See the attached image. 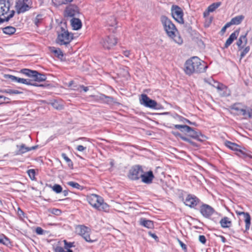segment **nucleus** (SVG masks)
Segmentation results:
<instances>
[{"instance_id": "58", "label": "nucleus", "mask_w": 252, "mask_h": 252, "mask_svg": "<svg viewBox=\"0 0 252 252\" xmlns=\"http://www.w3.org/2000/svg\"><path fill=\"white\" fill-rule=\"evenodd\" d=\"M179 243L180 244V246L181 247H182V248L186 251L187 250V247H186V245L183 243L180 240H179Z\"/></svg>"}, {"instance_id": "61", "label": "nucleus", "mask_w": 252, "mask_h": 252, "mask_svg": "<svg viewBox=\"0 0 252 252\" xmlns=\"http://www.w3.org/2000/svg\"><path fill=\"white\" fill-rule=\"evenodd\" d=\"M247 111L249 114V118H252V109H248Z\"/></svg>"}, {"instance_id": "30", "label": "nucleus", "mask_w": 252, "mask_h": 252, "mask_svg": "<svg viewBox=\"0 0 252 252\" xmlns=\"http://www.w3.org/2000/svg\"><path fill=\"white\" fill-rule=\"evenodd\" d=\"M104 100H103V103H105L108 104H114L117 103L116 100L112 97L107 96L105 95Z\"/></svg>"}, {"instance_id": "4", "label": "nucleus", "mask_w": 252, "mask_h": 252, "mask_svg": "<svg viewBox=\"0 0 252 252\" xmlns=\"http://www.w3.org/2000/svg\"><path fill=\"white\" fill-rule=\"evenodd\" d=\"M10 7L9 0H0V15L5 16L6 21L12 18L15 14V11L10 10Z\"/></svg>"}, {"instance_id": "11", "label": "nucleus", "mask_w": 252, "mask_h": 252, "mask_svg": "<svg viewBox=\"0 0 252 252\" xmlns=\"http://www.w3.org/2000/svg\"><path fill=\"white\" fill-rule=\"evenodd\" d=\"M140 103L141 104L151 108H156L158 104L155 100L150 99L146 94L141 95Z\"/></svg>"}, {"instance_id": "33", "label": "nucleus", "mask_w": 252, "mask_h": 252, "mask_svg": "<svg viewBox=\"0 0 252 252\" xmlns=\"http://www.w3.org/2000/svg\"><path fill=\"white\" fill-rule=\"evenodd\" d=\"M173 126L178 129L180 130L182 132H185L187 129H189L190 126L187 125H174Z\"/></svg>"}, {"instance_id": "57", "label": "nucleus", "mask_w": 252, "mask_h": 252, "mask_svg": "<svg viewBox=\"0 0 252 252\" xmlns=\"http://www.w3.org/2000/svg\"><path fill=\"white\" fill-rule=\"evenodd\" d=\"M56 252H65V251L63 250L62 247H57L55 249Z\"/></svg>"}, {"instance_id": "36", "label": "nucleus", "mask_w": 252, "mask_h": 252, "mask_svg": "<svg viewBox=\"0 0 252 252\" xmlns=\"http://www.w3.org/2000/svg\"><path fill=\"white\" fill-rule=\"evenodd\" d=\"M100 204V205H98V207L96 208V209L104 211H106L108 209V205L106 203H104L103 200L101 201Z\"/></svg>"}, {"instance_id": "41", "label": "nucleus", "mask_w": 252, "mask_h": 252, "mask_svg": "<svg viewBox=\"0 0 252 252\" xmlns=\"http://www.w3.org/2000/svg\"><path fill=\"white\" fill-rule=\"evenodd\" d=\"M18 83L26 85L32 84V80L21 78L18 79Z\"/></svg>"}, {"instance_id": "10", "label": "nucleus", "mask_w": 252, "mask_h": 252, "mask_svg": "<svg viewBox=\"0 0 252 252\" xmlns=\"http://www.w3.org/2000/svg\"><path fill=\"white\" fill-rule=\"evenodd\" d=\"M205 82L208 83L209 84H212V82H213L214 84H212V86L217 89L220 91H224L223 93H220L221 95L223 96H228L230 94V92L227 90V87L221 84H220L219 82L215 81L212 78L208 79V80L205 79Z\"/></svg>"}, {"instance_id": "38", "label": "nucleus", "mask_w": 252, "mask_h": 252, "mask_svg": "<svg viewBox=\"0 0 252 252\" xmlns=\"http://www.w3.org/2000/svg\"><path fill=\"white\" fill-rule=\"evenodd\" d=\"M67 184L68 186H71L74 188L80 190H82L83 189L82 186L80 185L78 183L74 182H72V181L68 182Z\"/></svg>"}, {"instance_id": "47", "label": "nucleus", "mask_w": 252, "mask_h": 252, "mask_svg": "<svg viewBox=\"0 0 252 252\" xmlns=\"http://www.w3.org/2000/svg\"><path fill=\"white\" fill-rule=\"evenodd\" d=\"M105 94H100L99 95L94 96L95 99L96 100H100L102 102H103V100H104V97Z\"/></svg>"}, {"instance_id": "54", "label": "nucleus", "mask_w": 252, "mask_h": 252, "mask_svg": "<svg viewBox=\"0 0 252 252\" xmlns=\"http://www.w3.org/2000/svg\"><path fill=\"white\" fill-rule=\"evenodd\" d=\"M230 26V25H229V24L228 23H227L221 29V32L223 33L224 32H225L227 28H228V27H229Z\"/></svg>"}, {"instance_id": "29", "label": "nucleus", "mask_w": 252, "mask_h": 252, "mask_svg": "<svg viewBox=\"0 0 252 252\" xmlns=\"http://www.w3.org/2000/svg\"><path fill=\"white\" fill-rule=\"evenodd\" d=\"M2 31L5 34L11 35L15 33L16 32V29L12 26H8L2 28Z\"/></svg>"}, {"instance_id": "7", "label": "nucleus", "mask_w": 252, "mask_h": 252, "mask_svg": "<svg viewBox=\"0 0 252 252\" xmlns=\"http://www.w3.org/2000/svg\"><path fill=\"white\" fill-rule=\"evenodd\" d=\"M31 1L30 0H18L16 2L15 8L17 13H24L29 10L31 6Z\"/></svg>"}, {"instance_id": "26", "label": "nucleus", "mask_w": 252, "mask_h": 252, "mask_svg": "<svg viewBox=\"0 0 252 252\" xmlns=\"http://www.w3.org/2000/svg\"><path fill=\"white\" fill-rule=\"evenodd\" d=\"M244 18L245 17L242 15L237 16L232 18L230 21L228 22V23L230 26L233 25H239L244 19Z\"/></svg>"}, {"instance_id": "5", "label": "nucleus", "mask_w": 252, "mask_h": 252, "mask_svg": "<svg viewBox=\"0 0 252 252\" xmlns=\"http://www.w3.org/2000/svg\"><path fill=\"white\" fill-rule=\"evenodd\" d=\"M73 39V35L63 27L61 28L60 32H58L57 43L61 45H67Z\"/></svg>"}, {"instance_id": "62", "label": "nucleus", "mask_w": 252, "mask_h": 252, "mask_svg": "<svg viewBox=\"0 0 252 252\" xmlns=\"http://www.w3.org/2000/svg\"><path fill=\"white\" fill-rule=\"evenodd\" d=\"M149 235L152 237H153V238H154L155 240H156L158 238V237H157V236L154 234V233H152L151 232H149Z\"/></svg>"}, {"instance_id": "52", "label": "nucleus", "mask_w": 252, "mask_h": 252, "mask_svg": "<svg viewBox=\"0 0 252 252\" xmlns=\"http://www.w3.org/2000/svg\"><path fill=\"white\" fill-rule=\"evenodd\" d=\"M199 240L201 243H202L203 244H205V243L206 242V238H205V236H204V235H199Z\"/></svg>"}, {"instance_id": "37", "label": "nucleus", "mask_w": 252, "mask_h": 252, "mask_svg": "<svg viewBox=\"0 0 252 252\" xmlns=\"http://www.w3.org/2000/svg\"><path fill=\"white\" fill-rule=\"evenodd\" d=\"M51 51L59 58H62L63 57V53L60 49H56L54 47L52 48Z\"/></svg>"}, {"instance_id": "20", "label": "nucleus", "mask_w": 252, "mask_h": 252, "mask_svg": "<svg viewBox=\"0 0 252 252\" xmlns=\"http://www.w3.org/2000/svg\"><path fill=\"white\" fill-rule=\"evenodd\" d=\"M225 145L232 150L238 151L242 154H244L243 151L240 149V146L235 143H233L229 141H226L225 142Z\"/></svg>"}, {"instance_id": "19", "label": "nucleus", "mask_w": 252, "mask_h": 252, "mask_svg": "<svg viewBox=\"0 0 252 252\" xmlns=\"http://www.w3.org/2000/svg\"><path fill=\"white\" fill-rule=\"evenodd\" d=\"M239 33V30H236L232 33L228 38L226 40L224 44V48H228L233 42L235 39H236Z\"/></svg>"}, {"instance_id": "16", "label": "nucleus", "mask_w": 252, "mask_h": 252, "mask_svg": "<svg viewBox=\"0 0 252 252\" xmlns=\"http://www.w3.org/2000/svg\"><path fill=\"white\" fill-rule=\"evenodd\" d=\"M236 214L238 215H243L245 218V231H247L249 229L250 225H251V216L249 213L244 212V211H242L241 210H238L237 209L235 210Z\"/></svg>"}, {"instance_id": "8", "label": "nucleus", "mask_w": 252, "mask_h": 252, "mask_svg": "<svg viewBox=\"0 0 252 252\" xmlns=\"http://www.w3.org/2000/svg\"><path fill=\"white\" fill-rule=\"evenodd\" d=\"M143 173V170L142 166L136 165L129 170L128 177L132 180H137L141 178Z\"/></svg>"}, {"instance_id": "46", "label": "nucleus", "mask_w": 252, "mask_h": 252, "mask_svg": "<svg viewBox=\"0 0 252 252\" xmlns=\"http://www.w3.org/2000/svg\"><path fill=\"white\" fill-rule=\"evenodd\" d=\"M22 92H20L16 90H12L10 89H7V94H22Z\"/></svg>"}, {"instance_id": "49", "label": "nucleus", "mask_w": 252, "mask_h": 252, "mask_svg": "<svg viewBox=\"0 0 252 252\" xmlns=\"http://www.w3.org/2000/svg\"><path fill=\"white\" fill-rule=\"evenodd\" d=\"M63 0H52L53 3L56 6L63 4Z\"/></svg>"}, {"instance_id": "48", "label": "nucleus", "mask_w": 252, "mask_h": 252, "mask_svg": "<svg viewBox=\"0 0 252 252\" xmlns=\"http://www.w3.org/2000/svg\"><path fill=\"white\" fill-rule=\"evenodd\" d=\"M180 137L183 140L186 141L187 142H189L192 145H194V143L193 142H192L190 139H189L187 137H186L184 136H180Z\"/></svg>"}, {"instance_id": "44", "label": "nucleus", "mask_w": 252, "mask_h": 252, "mask_svg": "<svg viewBox=\"0 0 252 252\" xmlns=\"http://www.w3.org/2000/svg\"><path fill=\"white\" fill-rule=\"evenodd\" d=\"M27 173L32 180L35 178V170L34 169H30L27 171Z\"/></svg>"}, {"instance_id": "45", "label": "nucleus", "mask_w": 252, "mask_h": 252, "mask_svg": "<svg viewBox=\"0 0 252 252\" xmlns=\"http://www.w3.org/2000/svg\"><path fill=\"white\" fill-rule=\"evenodd\" d=\"M239 115H243L246 119L249 118V114L248 111L246 109H240V112L239 113Z\"/></svg>"}, {"instance_id": "9", "label": "nucleus", "mask_w": 252, "mask_h": 252, "mask_svg": "<svg viewBox=\"0 0 252 252\" xmlns=\"http://www.w3.org/2000/svg\"><path fill=\"white\" fill-rule=\"evenodd\" d=\"M100 43L104 49L109 50L116 45L117 39L112 35L107 36L101 40Z\"/></svg>"}, {"instance_id": "3", "label": "nucleus", "mask_w": 252, "mask_h": 252, "mask_svg": "<svg viewBox=\"0 0 252 252\" xmlns=\"http://www.w3.org/2000/svg\"><path fill=\"white\" fill-rule=\"evenodd\" d=\"M75 231L78 234L81 236L88 242L93 243L97 240L95 237L91 236V229L84 225H77L75 227Z\"/></svg>"}, {"instance_id": "53", "label": "nucleus", "mask_w": 252, "mask_h": 252, "mask_svg": "<svg viewBox=\"0 0 252 252\" xmlns=\"http://www.w3.org/2000/svg\"><path fill=\"white\" fill-rule=\"evenodd\" d=\"M65 248L67 249L68 248H71L73 246V244L72 243H68L66 240L64 241Z\"/></svg>"}, {"instance_id": "1", "label": "nucleus", "mask_w": 252, "mask_h": 252, "mask_svg": "<svg viewBox=\"0 0 252 252\" xmlns=\"http://www.w3.org/2000/svg\"><path fill=\"white\" fill-rule=\"evenodd\" d=\"M207 66L204 62L201 61L197 57H193L188 60L185 63L184 71L187 74L204 72Z\"/></svg>"}, {"instance_id": "43", "label": "nucleus", "mask_w": 252, "mask_h": 252, "mask_svg": "<svg viewBox=\"0 0 252 252\" xmlns=\"http://www.w3.org/2000/svg\"><path fill=\"white\" fill-rule=\"evenodd\" d=\"M250 46L246 47L242 51L240 54V59H242L250 51Z\"/></svg>"}, {"instance_id": "17", "label": "nucleus", "mask_w": 252, "mask_h": 252, "mask_svg": "<svg viewBox=\"0 0 252 252\" xmlns=\"http://www.w3.org/2000/svg\"><path fill=\"white\" fill-rule=\"evenodd\" d=\"M154 175L152 171H149L147 172H144L142 174L141 178L142 181L146 184H150L154 178Z\"/></svg>"}, {"instance_id": "56", "label": "nucleus", "mask_w": 252, "mask_h": 252, "mask_svg": "<svg viewBox=\"0 0 252 252\" xmlns=\"http://www.w3.org/2000/svg\"><path fill=\"white\" fill-rule=\"evenodd\" d=\"M76 149L78 151H80V152H83V151H84L86 149V147H84L82 145H78L77 148H76Z\"/></svg>"}, {"instance_id": "24", "label": "nucleus", "mask_w": 252, "mask_h": 252, "mask_svg": "<svg viewBox=\"0 0 252 252\" xmlns=\"http://www.w3.org/2000/svg\"><path fill=\"white\" fill-rule=\"evenodd\" d=\"M71 25L75 30L80 29L82 27V22L78 18L74 17L70 20Z\"/></svg>"}, {"instance_id": "63", "label": "nucleus", "mask_w": 252, "mask_h": 252, "mask_svg": "<svg viewBox=\"0 0 252 252\" xmlns=\"http://www.w3.org/2000/svg\"><path fill=\"white\" fill-rule=\"evenodd\" d=\"M80 88H82L85 92H87L89 90L87 87H85L83 85L80 86Z\"/></svg>"}, {"instance_id": "22", "label": "nucleus", "mask_w": 252, "mask_h": 252, "mask_svg": "<svg viewBox=\"0 0 252 252\" xmlns=\"http://www.w3.org/2000/svg\"><path fill=\"white\" fill-rule=\"evenodd\" d=\"M220 223L221 227L223 228H227L231 227L232 225V222L230 219L227 217H224L220 221Z\"/></svg>"}, {"instance_id": "28", "label": "nucleus", "mask_w": 252, "mask_h": 252, "mask_svg": "<svg viewBox=\"0 0 252 252\" xmlns=\"http://www.w3.org/2000/svg\"><path fill=\"white\" fill-rule=\"evenodd\" d=\"M247 33H245L244 35H241L238 41L236 42V44L238 46L239 49L241 50L243 47L242 46V45L243 43H244L245 45H246L247 43Z\"/></svg>"}, {"instance_id": "34", "label": "nucleus", "mask_w": 252, "mask_h": 252, "mask_svg": "<svg viewBox=\"0 0 252 252\" xmlns=\"http://www.w3.org/2000/svg\"><path fill=\"white\" fill-rule=\"evenodd\" d=\"M221 5L220 2L213 3L208 7L209 12H213Z\"/></svg>"}, {"instance_id": "6", "label": "nucleus", "mask_w": 252, "mask_h": 252, "mask_svg": "<svg viewBox=\"0 0 252 252\" xmlns=\"http://www.w3.org/2000/svg\"><path fill=\"white\" fill-rule=\"evenodd\" d=\"M171 13L173 18L179 24H184V13L181 7L177 5H173L171 8Z\"/></svg>"}, {"instance_id": "55", "label": "nucleus", "mask_w": 252, "mask_h": 252, "mask_svg": "<svg viewBox=\"0 0 252 252\" xmlns=\"http://www.w3.org/2000/svg\"><path fill=\"white\" fill-rule=\"evenodd\" d=\"M232 109L236 111L237 112L238 114H239V113L240 112V109H242V108H239V107L237 105H236V104L232 106Z\"/></svg>"}, {"instance_id": "60", "label": "nucleus", "mask_w": 252, "mask_h": 252, "mask_svg": "<svg viewBox=\"0 0 252 252\" xmlns=\"http://www.w3.org/2000/svg\"><path fill=\"white\" fill-rule=\"evenodd\" d=\"M6 78L10 79L12 82H14V78H15V76L12 75H6Z\"/></svg>"}, {"instance_id": "39", "label": "nucleus", "mask_w": 252, "mask_h": 252, "mask_svg": "<svg viewBox=\"0 0 252 252\" xmlns=\"http://www.w3.org/2000/svg\"><path fill=\"white\" fill-rule=\"evenodd\" d=\"M175 118L179 122H182L183 123H188L189 124H192V123L189 121V120L184 118L182 116H179L178 115H176L175 117Z\"/></svg>"}, {"instance_id": "64", "label": "nucleus", "mask_w": 252, "mask_h": 252, "mask_svg": "<svg viewBox=\"0 0 252 252\" xmlns=\"http://www.w3.org/2000/svg\"><path fill=\"white\" fill-rule=\"evenodd\" d=\"M124 55L127 57H128L130 54V52L129 51H125L124 52Z\"/></svg>"}, {"instance_id": "2", "label": "nucleus", "mask_w": 252, "mask_h": 252, "mask_svg": "<svg viewBox=\"0 0 252 252\" xmlns=\"http://www.w3.org/2000/svg\"><path fill=\"white\" fill-rule=\"evenodd\" d=\"M160 19L167 35L173 39L176 43L179 45L182 44L183 42V39L179 35H177L178 30L172 22L164 15H162Z\"/></svg>"}, {"instance_id": "50", "label": "nucleus", "mask_w": 252, "mask_h": 252, "mask_svg": "<svg viewBox=\"0 0 252 252\" xmlns=\"http://www.w3.org/2000/svg\"><path fill=\"white\" fill-rule=\"evenodd\" d=\"M9 98L8 97H5L3 95H0V104L4 103V102L6 100H9Z\"/></svg>"}, {"instance_id": "14", "label": "nucleus", "mask_w": 252, "mask_h": 252, "mask_svg": "<svg viewBox=\"0 0 252 252\" xmlns=\"http://www.w3.org/2000/svg\"><path fill=\"white\" fill-rule=\"evenodd\" d=\"M87 200L92 206L96 209L98 205L100 204V202L103 201V198L98 195L92 194L88 196Z\"/></svg>"}, {"instance_id": "21", "label": "nucleus", "mask_w": 252, "mask_h": 252, "mask_svg": "<svg viewBox=\"0 0 252 252\" xmlns=\"http://www.w3.org/2000/svg\"><path fill=\"white\" fill-rule=\"evenodd\" d=\"M185 132L188 134V135L190 137L197 139L198 140H201L199 138L200 136L203 137V135H201L199 132L195 131L192 127H190L189 129H187Z\"/></svg>"}, {"instance_id": "15", "label": "nucleus", "mask_w": 252, "mask_h": 252, "mask_svg": "<svg viewBox=\"0 0 252 252\" xmlns=\"http://www.w3.org/2000/svg\"><path fill=\"white\" fill-rule=\"evenodd\" d=\"M201 214L205 218L210 217L214 212V209L207 204H203L200 209Z\"/></svg>"}, {"instance_id": "12", "label": "nucleus", "mask_w": 252, "mask_h": 252, "mask_svg": "<svg viewBox=\"0 0 252 252\" xmlns=\"http://www.w3.org/2000/svg\"><path fill=\"white\" fill-rule=\"evenodd\" d=\"M79 13V10L77 6L74 5H70L65 8L64 16L65 17L73 18L78 16Z\"/></svg>"}, {"instance_id": "59", "label": "nucleus", "mask_w": 252, "mask_h": 252, "mask_svg": "<svg viewBox=\"0 0 252 252\" xmlns=\"http://www.w3.org/2000/svg\"><path fill=\"white\" fill-rule=\"evenodd\" d=\"M52 213L55 215H59L61 213V211L59 209H54L53 211H52Z\"/></svg>"}, {"instance_id": "42", "label": "nucleus", "mask_w": 252, "mask_h": 252, "mask_svg": "<svg viewBox=\"0 0 252 252\" xmlns=\"http://www.w3.org/2000/svg\"><path fill=\"white\" fill-rule=\"evenodd\" d=\"M52 189L55 192H56L57 193H60L62 191V187L60 185L57 184H55V185H54L53 187H52Z\"/></svg>"}, {"instance_id": "23", "label": "nucleus", "mask_w": 252, "mask_h": 252, "mask_svg": "<svg viewBox=\"0 0 252 252\" xmlns=\"http://www.w3.org/2000/svg\"><path fill=\"white\" fill-rule=\"evenodd\" d=\"M139 224L147 228L151 229L154 227L153 221L146 220L143 218L140 219Z\"/></svg>"}, {"instance_id": "31", "label": "nucleus", "mask_w": 252, "mask_h": 252, "mask_svg": "<svg viewBox=\"0 0 252 252\" xmlns=\"http://www.w3.org/2000/svg\"><path fill=\"white\" fill-rule=\"evenodd\" d=\"M44 15L43 14H38L33 20L34 24L37 27H38L39 25L42 23Z\"/></svg>"}, {"instance_id": "32", "label": "nucleus", "mask_w": 252, "mask_h": 252, "mask_svg": "<svg viewBox=\"0 0 252 252\" xmlns=\"http://www.w3.org/2000/svg\"><path fill=\"white\" fill-rule=\"evenodd\" d=\"M35 70H32L27 68H24L21 70V72L29 77H33V73H34Z\"/></svg>"}, {"instance_id": "27", "label": "nucleus", "mask_w": 252, "mask_h": 252, "mask_svg": "<svg viewBox=\"0 0 252 252\" xmlns=\"http://www.w3.org/2000/svg\"><path fill=\"white\" fill-rule=\"evenodd\" d=\"M33 75V79L34 81L38 82H42L46 79L45 75L39 73L38 71L35 70Z\"/></svg>"}, {"instance_id": "13", "label": "nucleus", "mask_w": 252, "mask_h": 252, "mask_svg": "<svg viewBox=\"0 0 252 252\" xmlns=\"http://www.w3.org/2000/svg\"><path fill=\"white\" fill-rule=\"evenodd\" d=\"M199 202V199L194 195L189 194L187 195L184 201L186 206L190 208H194Z\"/></svg>"}, {"instance_id": "40", "label": "nucleus", "mask_w": 252, "mask_h": 252, "mask_svg": "<svg viewBox=\"0 0 252 252\" xmlns=\"http://www.w3.org/2000/svg\"><path fill=\"white\" fill-rule=\"evenodd\" d=\"M62 157L65 160V161L67 162L69 167H71L73 166L72 162L71 161V159L66 156V155L65 154L62 153Z\"/></svg>"}, {"instance_id": "25", "label": "nucleus", "mask_w": 252, "mask_h": 252, "mask_svg": "<svg viewBox=\"0 0 252 252\" xmlns=\"http://www.w3.org/2000/svg\"><path fill=\"white\" fill-rule=\"evenodd\" d=\"M106 22L107 26L114 27L116 29L117 21L114 15L108 16L106 19Z\"/></svg>"}, {"instance_id": "35", "label": "nucleus", "mask_w": 252, "mask_h": 252, "mask_svg": "<svg viewBox=\"0 0 252 252\" xmlns=\"http://www.w3.org/2000/svg\"><path fill=\"white\" fill-rule=\"evenodd\" d=\"M0 243L5 246H8L10 244V241L9 239L3 234H0Z\"/></svg>"}, {"instance_id": "51", "label": "nucleus", "mask_w": 252, "mask_h": 252, "mask_svg": "<svg viewBox=\"0 0 252 252\" xmlns=\"http://www.w3.org/2000/svg\"><path fill=\"white\" fill-rule=\"evenodd\" d=\"M35 232L37 234L42 235L43 234L44 230L40 227H37L35 229Z\"/></svg>"}, {"instance_id": "18", "label": "nucleus", "mask_w": 252, "mask_h": 252, "mask_svg": "<svg viewBox=\"0 0 252 252\" xmlns=\"http://www.w3.org/2000/svg\"><path fill=\"white\" fill-rule=\"evenodd\" d=\"M16 147L18 149L16 152V155H22L28 151L35 150L37 147V146H32V147H27L24 144H22L21 145H17Z\"/></svg>"}]
</instances>
